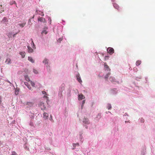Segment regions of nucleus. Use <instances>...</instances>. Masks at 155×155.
Returning a JSON list of instances; mask_svg holds the SVG:
<instances>
[{"instance_id":"obj_1","label":"nucleus","mask_w":155,"mask_h":155,"mask_svg":"<svg viewBox=\"0 0 155 155\" xmlns=\"http://www.w3.org/2000/svg\"><path fill=\"white\" fill-rule=\"evenodd\" d=\"M107 51L108 53H109L110 54H112L114 52V49L111 47H109L107 49Z\"/></svg>"},{"instance_id":"obj_2","label":"nucleus","mask_w":155,"mask_h":155,"mask_svg":"<svg viewBox=\"0 0 155 155\" xmlns=\"http://www.w3.org/2000/svg\"><path fill=\"white\" fill-rule=\"evenodd\" d=\"M110 81L113 83H115V82L118 83V81H117L115 78L112 77H110L109 78Z\"/></svg>"},{"instance_id":"obj_3","label":"nucleus","mask_w":155,"mask_h":155,"mask_svg":"<svg viewBox=\"0 0 155 155\" xmlns=\"http://www.w3.org/2000/svg\"><path fill=\"white\" fill-rule=\"evenodd\" d=\"M85 98V97L82 94H79L78 95V99L79 100H81Z\"/></svg>"},{"instance_id":"obj_4","label":"nucleus","mask_w":155,"mask_h":155,"mask_svg":"<svg viewBox=\"0 0 155 155\" xmlns=\"http://www.w3.org/2000/svg\"><path fill=\"white\" fill-rule=\"evenodd\" d=\"M104 67L107 71H110V68L109 66L107 65L106 63H105L104 64Z\"/></svg>"},{"instance_id":"obj_5","label":"nucleus","mask_w":155,"mask_h":155,"mask_svg":"<svg viewBox=\"0 0 155 155\" xmlns=\"http://www.w3.org/2000/svg\"><path fill=\"white\" fill-rule=\"evenodd\" d=\"M84 123L86 124H89V122L88 119L87 118H84L83 121Z\"/></svg>"},{"instance_id":"obj_6","label":"nucleus","mask_w":155,"mask_h":155,"mask_svg":"<svg viewBox=\"0 0 155 155\" xmlns=\"http://www.w3.org/2000/svg\"><path fill=\"white\" fill-rule=\"evenodd\" d=\"M76 77L77 78V80L80 83H81L82 82V81L81 79V77L80 76L79 74H78L76 76Z\"/></svg>"},{"instance_id":"obj_7","label":"nucleus","mask_w":155,"mask_h":155,"mask_svg":"<svg viewBox=\"0 0 155 155\" xmlns=\"http://www.w3.org/2000/svg\"><path fill=\"white\" fill-rule=\"evenodd\" d=\"M38 21H39L40 22L45 23L46 22L45 20V18H43L42 17H39L38 18Z\"/></svg>"},{"instance_id":"obj_8","label":"nucleus","mask_w":155,"mask_h":155,"mask_svg":"<svg viewBox=\"0 0 155 155\" xmlns=\"http://www.w3.org/2000/svg\"><path fill=\"white\" fill-rule=\"evenodd\" d=\"M43 117L45 120H47L48 119V113H44L43 114Z\"/></svg>"},{"instance_id":"obj_9","label":"nucleus","mask_w":155,"mask_h":155,"mask_svg":"<svg viewBox=\"0 0 155 155\" xmlns=\"http://www.w3.org/2000/svg\"><path fill=\"white\" fill-rule=\"evenodd\" d=\"M26 22H23L22 23H19L18 25L21 28H23L25 25Z\"/></svg>"},{"instance_id":"obj_10","label":"nucleus","mask_w":155,"mask_h":155,"mask_svg":"<svg viewBox=\"0 0 155 155\" xmlns=\"http://www.w3.org/2000/svg\"><path fill=\"white\" fill-rule=\"evenodd\" d=\"M2 22L4 23H5L8 22L7 18L6 17H4L2 21Z\"/></svg>"},{"instance_id":"obj_11","label":"nucleus","mask_w":155,"mask_h":155,"mask_svg":"<svg viewBox=\"0 0 155 155\" xmlns=\"http://www.w3.org/2000/svg\"><path fill=\"white\" fill-rule=\"evenodd\" d=\"M43 63H45V64H47L46 66L48 65V60L46 59H45L43 61Z\"/></svg>"},{"instance_id":"obj_12","label":"nucleus","mask_w":155,"mask_h":155,"mask_svg":"<svg viewBox=\"0 0 155 155\" xmlns=\"http://www.w3.org/2000/svg\"><path fill=\"white\" fill-rule=\"evenodd\" d=\"M5 62L8 64H11V60L9 58H7L6 59Z\"/></svg>"},{"instance_id":"obj_13","label":"nucleus","mask_w":155,"mask_h":155,"mask_svg":"<svg viewBox=\"0 0 155 155\" xmlns=\"http://www.w3.org/2000/svg\"><path fill=\"white\" fill-rule=\"evenodd\" d=\"M40 106L41 107V109H44L45 108V107L44 106V104L42 102L40 103Z\"/></svg>"},{"instance_id":"obj_14","label":"nucleus","mask_w":155,"mask_h":155,"mask_svg":"<svg viewBox=\"0 0 155 155\" xmlns=\"http://www.w3.org/2000/svg\"><path fill=\"white\" fill-rule=\"evenodd\" d=\"M28 50V52L29 53H32L33 52V49L31 48V47H29V46H28L27 47Z\"/></svg>"},{"instance_id":"obj_15","label":"nucleus","mask_w":155,"mask_h":155,"mask_svg":"<svg viewBox=\"0 0 155 155\" xmlns=\"http://www.w3.org/2000/svg\"><path fill=\"white\" fill-rule=\"evenodd\" d=\"M113 5H114V8H115L117 9V10L119 9V6L116 3H114Z\"/></svg>"},{"instance_id":"obj_16","label":"nucleus","mask_w":155,"mask_h":155,"mask_svg":"<svg viewBox=\"0 0 155 155\" xmlns=\"http://www.w3.org/2000/svg\"><path fill=\"white\" fill-rule=\"evenodd\" d=\"M20 54L21 55L22 58H24L25 56V52H20Z\"/></svg>"},{"instance_id":"obj_17","label":"nucleus","mask_w":155,"mask_h":155,"mask_svg":"<svg viewBox=\"0 0 155 155\" xmlns=\"http://www.w3.org/2000/svg\"><path fill=\"white\" fill-rule=\"evenodd\" d=\"M28 60L32 63L34 62V60L31 57H28Z\"/></svg>"},{"instance_id":"obj_18","label":"nucleus","mask_w":155,"mask_h":155,"mask_svg":"<svg viewBox=\"0 0 155 155\" xmlns=\"http://www.w3.org/2000/svg\"><path fill=\"white\" fill-rule=\"evenodd\" d=\"M45 29V28L42 31V32H41L42 34H45L46 35V34H47L48 32L46 31Z\"/></svg>"},{"instance_id":"obj_19","label":"nucleus","mask_w":155,"mask_h":155,"mask_svg":"<svg viewBox=\"0 0 155 155\" xmlns=\"http://www.w3.org/2000/svg\"><path fill=\"white\" fill-rule=\"evenodd\" d=\"M110 72H108L107 74H106V75L105 76V77H104L105 78V79H107L108 78L109 76L110 75Z\"/></svg>"},{"instance_id":"obj_20","label":"nucleus","mask_w":155,"mask_h":155,"mask_svg":"<svg viewBox=\"0 0 155 155\" xmlns=\"http://www.w3.org/2000/svg\"><path fill=\"white\" fill-rule=\"evenodd\" d=\"M13 4H16V2L15 1H11L9 2V4L11 5H12Z\"/></svg>"},{"instance_id":"obj_21","label":"nucleus","mask_w":155,"mask_h":155,"mask_svg":"<svg viewBox=\"0 0 155 155\" xmlns=\"http://www.w3.org/2000/svg\"><path fill=\"white\" fill-rule=\"evenodd\" d=\"M141 61H137L136 62V65L137 66H139L140 65L141 63Z\"/></svg>"},{"instance_id":"obj_22","label":"nucleus","mask_w":155,"mask_h":155,"mask_svg":"<svg viewBox=\"0 0 155 155\" xmlns=\"http://www.w3.org/2000/svg\"><path fill=\"white\" fill-rule=\"evenodd\" d=\"M33 103L31 102H28L27 103V104L30 106H32L33 104Z\"/></svg>"},{"instance_id":"obj_23","label":"nucleus","mask_w":155,"mask_h":155,"mask_svg":"<svg viewBox=\"0 0 155 155\" xmlns=\"http://www.w3.org/2000/svg\"><path fill=\"white\" fill-rule=\"evenodd\" d=\"M25 84L26 85V86H27V87H28V88L29 89H31V87L30 86V85H28L27 84V83H25Z\"/></svg>"},{"instance_id":"obj_24","label":"nucleus","mask_w":155,"mask_h":155,"mask_svg":"<svg viewBox=\"0 0 155 155\" xmlns=\"http://www.w3.org/2000/svg\"><path fill=\"white\" fill-rule=\"evenodd\" d=\"M31 44L32 48H36L35 45L33 42L31 43Z\"/></svg>"},{"instance_id":"obj_25","label":"nucleus","mask_w":155,"mask_h":155,"mask_svg":"<svg viewBox=\"0 0 155 155\" xmlns=\"http://www.w3.org/2000/svg\"><path fill=\"white\" fill-rule=\"evenodd\" d=\"M25 78L26 80L27 81H30V79L29 77L27 76H25Z\"/></svg>"},{"instance_id":"obj_26","label":"nucleus","mask_w":155,"mask_h":155,"mask_svg":"<svg viewBox=\"0 0 155 155\" xmlns=\"http://www.w3.org/2000/svg\"><path fill=\"white\" fill-rule=\"evenodd\" d=\"M107 108L108 110H110L111 108V106L110 104H107Z\"/></svg>"},{"instance_id":"obj_27","label":"nucleus","mask_w":155,"mask_h":155,"mask_svg":"<svg viewBox=\"0 0 155 155\" xmlns=\"http://www.w3.org/2000/svg\"><path fill=\"white\" fill-rule=\"evenodd\" d=\"M19 91L18 90L16 89L15 91V94L16 95H18V92Z\"/></svg>"},{"instance_id":"obj_28","label":"nucleus","mask_w":155,"mask_h":155,"mask_svg":"<svg viewBox=\"0 0 155 155\" xmlns=\"http://www.w3.org/2000/svg\"><path fill=\"white\" fill-rule=\"evenodd\" d=\"M11 155H18L17 153L15 151H12V152Z\"/></svg>"},{"instance_id":"obj_29","label":"nucleus","mask_w":155,"mask_h":155,"mask_svg":"<svg viewBox=\"0 0 155 155\" xmlns=\"http://www.w3.org/2000/svg\"><path fill=\"white\" fill-rule=\"evenodd\" d=\"M31 84L32 86L34 87L35 86V84L34 82H32V81H31Z\"/></svg>"},{"instance_id":"obj_30","label":"nucleus","mask_w":155,"mask_h":155,"mask_svg":"<svg viewBox=\"0 0 155 155\" xmlns=\"http://www.w3.org/2000/svg\"><path fill=\"white\" fill-rule=\"evenodd\" d=\"M33 72L35 73V74H37L38 73V71H37L35 70V69H34L33 70Z\"/></svg>"},{"instance_id":"obj_31","label":"nucleus","mask_w":155,"mask_h":155,"mask_svg":"<svg viewBox=\"0 0 155 155\" xmlns=\"http://www.w3.org/2000/svg\"><path fill=\"white\" fill-rule=\"evenodd\" d=\"M85 100H83L82 101V105L81 106V108H82V107L84 105V104L85 103Z\"/></svg>"},{"instance_id":"obj_32","label":"nucleus","mask_w":155,"mask_h":155,"mask_svg":"<svg viewBox=\"0 0 155 155\" xmlns=\"http://www.w3.org/2000/svg\"><path fill=\"white\" fill-rule=\"evenodd\" d=\"M42 93L43 94H46V92L45 91H42Z\"/></svg>"},{"instance_id":"obj_33","label":"nucleus","mask_w":155,"mask_h":155,"mask_svg":"<svg viewBox=\"0 0 155 155\" xmlns=\"http://www.w3.org/2000/svg\"><path fill=\"white\" fill-rule=\"evenodd\" d=\"M2 97H1L0 96V104H1L2 103V100H1Z\"/></svg>"},{"instance_id":"obj_34","label":"nucleus","mask_w":155,"mask_h":155,"mask_svg":"<svg viewBox=\"0 0 155 155\" xmlns=\"http://www.w3.org/2000/svg\"><path fill=\"white\" fill-rule=\"evenodd\" d=\"M74 144L75 145H77V146H79V144L78 143H76L75 144Z\"/></svg>"},{"instance_id":"obj_35","label":"nucleus","mask_w":155,"mask_h":155,"mask_svg":"<svg viewBox=\"0 0 155 155\" xmlns=\"http://www.w3.org/2000/svg\"><path fill=\"white\" fill-rule=\"evenodd\" d=\"M50 120H52V117L51 115H50Z\"/></svg>"},{"instance_id":"obj_36","label":"nucleus","mask_w":155,"mask_h":155,"mask_svg":"<svg viewBox=\"0 0 155 155\" xmlns=\"http://www.w3.org/2000/svg\"><path fill=\"white\" fill-rule=\"evenodd\" d=\"M44 97L45 98H48V97L47 96H45V95L44 96Z\"/></svg>"},{"instance_id":"obj_37","label":"nucleus","mask_w":155,"mask_h":155,"mask_svg":"<svg viewBox=\"0 0 155 155\" xmlns=\"http://www.w3.org/2000/svg\"><path fill=\"white\" fill-rule=\"evenodd\" d=\"M30 40H31V43H32V42H33V39H32V38H31V39H30Z\"/></svg>"},{"instance_id":"obj_38","label":"nucleus","mask_w":155,"mask_h":155,"mask_svg":"<svg viewBox=\"0 0 155 155\" xmlns=\"http://www.w3.org/2000/svg\"><path fill=\"white\" fill-rule=\"evenodd\" d=\"M134 70H137V68H134Z\"/></svg>"},{"instance_id":"obj_39","label":"nucleus","mask_w":155,"mask_h":155,"mask_svg":"<svg viewBox=\"0 0 155 155\" xmlns=\"http://www.w3.org/2000/svg\"><path fill=\"white\" fill-rule=\"evenodd\" d=\"M59 40L61 41H62V39H61V38H59Z\"/></svg>"},{"instance_id":"obj_40","label":"nucleus","mask_w":155,"mask_h":155,"mask_svg":"<svg viewBox=\"0 0 155 155\" xmlns=\"http://www.w3.org/2000/svg\"><path fill=\"white\" fill-rule=\"evenodd\" d=\"M125 123H127L128 122V121H125Z\"/></svg>"},{"instance_id":"obj_41","label":"nucleus","mask_w":155,"mask_h":155,"mask_svg":"<svg viewBox=\"0 0 155 155\" xmlns=\"http://www.w3.org/2000/svg\"><path fill=\"white\" fill-rule=\"evenodd\" d=\"M144 120H142V121L143 122H144Z\"/></svg>"},{"instance_id":"obj_42","label":"nucleus","mask_w":155,"mask_h":155,"mask_svg":"<svg viewBox=\"0 0 155 155\" xmlns=\"http://www.w3.org/2000/svg\"><path fill=\"white\" fill-rule=\"evenodd\" d=\"M9 83L11 84V83L9 81H7Z\"/></svg>"},{"instance_id":"obj_43","label":"nucleus","mask_w":155,"mask_h":155,"mask_svg":"<svg viewBox=\"0 0 155 155\" xmlns=\"http://www.w3.org/2000/svg\"><path fill=\"white\" fill-rule=\"evenodd\" d=\"M15 35H16L15 34L14 35H13V36H14V37H15Z\"/></svg>"},{"instance_id":"obj_44","label":"nucleus","mask_w":155,"mask_h":155,"mask_svg":"<svg viewBox=\"0 0 155 155\" xmlns=\"http://www.w3.org/2000/svg\"><path fill=\"white\" fill-rule=\"evenodd\" d=\"M36 12L37 13H38V12H37V10H36Z\"/></svg>"},{"instance_id":"obj_45","label":"nucleus","mask_w":155,"mask_h":155,"mask_svg":"<svg viewBox=\"0 0 155 155\" xmlns=\"http://www.w3.org/2000/svg\"><path fill=\"white\" fill-rule=\"evenodd\" d=\"M108 57L107 56H105V58H107Z\"/></svg>"},{"instance_id":"obj_46","label":"nucleus","mask_w":155,"mask_h":155,"mask_svg":"<svg viewBox=\"0 0 155 155\" xmlns=\"http://www.w3.org/2000/svg\"><path fill=\"white\" fill-rule=\"evenodd\" d=\"M106 59H107V58H105V60H106Z\"/></svg>"}]
</instances>
